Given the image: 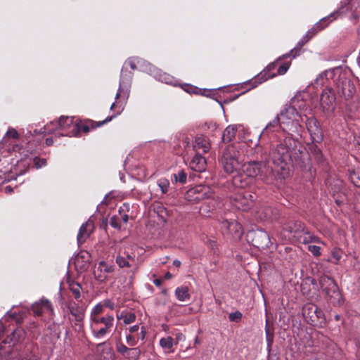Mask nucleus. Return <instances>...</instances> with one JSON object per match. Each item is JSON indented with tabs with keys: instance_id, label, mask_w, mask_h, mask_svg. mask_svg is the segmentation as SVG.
Here are the masks:
<instances>
[{
	"instance_id": "53",
	"label": "nucleus",
	"mask_w": 360,
	"mask_h": 360,
	"mask_svg": "<svg viewBox=\"0 0 360 360\" xmlns=\"http://www.w3.org/2000/svg\"><path fill=\"white\" fill-rule=\"evenodd\" d=\"M129 348L127 347L126 345H124L122 343L117 344L116 345V349L117 351L121 354L124 357L125 356V354L127 353V351Z\"/></svg>"
},
{
	"instance_id": "51",
	"label": "nucleus",
	"mask_w": 360,
	"mask_h": 360,
	"mask_svg": "<svg viewBox=\"0 0 360 360\" xmlns=\"http://www.w3.org/2000/svg\"><path fill=\"white\" fill-rule=\"evenodd\" d=\"M33 161L35 167L37 169H39L46 165V160L45 158L41 159L38 157H35Z\"/></svg>"
},
{
	"instance_id": "21",
	"label": "nucleus",
	"mask_w": 360,
	"mask_h": 360,
	"mask_svg": "<svg viewBox=\"0 0 360 360\" xmlns=\"http://www.w3.org/2000/svg\"><path fill=\"white\" fill-rule=\"evenodd\" d=\"M94 224L90 219L81 226L77 236V241L79 247L85 243L87 238L94 232Z\"/></svg>"
},
{
	"instance_id": "31",
	"label": "nucleus",
	"mask_w": 360,
	"mask_h": 360,
	"mask_svg": "<svg viewBox=\"0 0 360 360\" xmlns=\"http://www.w3.org/2000/svg\"><path fill=\"white\" fill-rule=\"evenodd\" d=\"M154 74H155V77L160 82H165L166 84H172V85H176V81L174 79V78L165 73V72H162L161 70H155L154 69Z\"/></svg>"
},
{
	"instance_id": "42",
	"label": "nucleus",
	"mask_w": 360,
	"mask_h": 360,
	"mask_svg": "<svg viewBox=\"0 0 360 360\" xmlns=\"http://www.w3.org/2000/svg\"><path fill=\"white\" fill-rule=\"evenodd\" d=\"M334 76L335 72L333 70H326L321 74H320L319 77H317V78L315 80V82L319 84L320 80H323L324 78H326V80H328L330 79H333Z\"/></svg>"
},
{
	"instance_id": "41",
	"label": "nucleus",
	"mask_w": 360,
	"mask_h": 360,
	"mask_svg": "<svg viewBox=\"0 0 360 360\" xmlns=\"http://www.w3.org/2000/svg\"><path fill=\"white\" fill-rule=\"evenodd\" d=\"M103 311V305L101 304H97L91 310L90 321H93L94 317H103L104 316H101V313Z\"/></svg>"
},
{
	"instance_id": "5",
	"label": "nucleus",
	"mask_w": 360,
	"mask_h": 360,
	"mask_svg": "<svg viewBox=\"0 0 360 360\" xmlns=\"http://www.w3.org/2000/svg\"><path fill=\"white\" fill-rule=\"evenodd\" d=\"M340 12L339 10H337L328 16L321 18L318 22H316L314 27L309 30L306 36L303 37V39L298 42L297 46L292 49L288 54L284 55L283 57L290 56L292 58H295L300 51L301 47L304 45V43L307 42L309 39H311L314 35H315L319 32L323 30L325 27H328V25L335 20L338 16L340 15Z\"/></svg>"
},
{
	"instance_id": "22",
	"label": "nucleus",
	"mask_w": 360,
	"mask_h": 360,
	"mask_svg": "<svg viewBox=\"0 0 360 360\" xmlns=\"http://www.w3.org/2000/svg\"><path fill=\"white\" fill-rule=\"evenodd\" d=\"M211 144L209 139L202 134L196 135L193 142V148L195 153H206L209 152Z\"/></svg>"
},
{
	"instance_id": "37",
	"label": "nucleus",
	"mask_w": 360,
	"mask_h": 360,
	"mask_svg": "<svg viewBox=\"0 0 360 360\" xmlns=\"http://www.w3.org/2000/svg\"><path fill=\"white\" fill-rule=\"evenodd\" d=\"M141 355V349L139 347L129 348L124 358L129 360H138Z\"/></svg>"
},
{
	"instance_id": "39",
	"label": "nucleus",
	"mask_w": 360,
	"mask_h": 360,
	"mask_svg": "<svg viewBox=\"0 0 360 360\" xmlns=\"http://www.w3.org/2000/svg\"><path fill=\"white\" fill-rule=\"evenodd\" d=\"M158 187L160 188L162 194H165L168 192L169 188V181L165 178H162L157 181Z\"/></svg>"
},
{
	"instance_id": "18",
	"label": "nucleus",
	"mask_w": 360,
	"mask_h": 360,
	"mask_svg": "<svg viewBox=\"0 0 360 360\" xmlns=\"http://www.w3.org/2000/svg\"><path fill=\"white\" fill-rule=\"evenodd\" d=\"M282 131V126L279 117L276 116L274 119L269 122L259 135V139H266L269 143L272 139L276 137V133Z\"/></svg>"
},
{
	"instance_id": "10",
	"label": "nucleus",
	"mask_w": 360,
	"mask_h": 360,
	"mask_svg": "<svg viewBox=\"0 0 360 360\" xmlns=\"http://www.w3.org/2000/svg\"><path fill=\"white\" fill-rule=\"evenodd\" d=\"M213 193L212 188L208 186L199 184L189 188L186 192L185 198L191 202H198L212 197Z\"/></svg>"
},
{
	"instance_id": "44",
	"label": "nucleus",
	"mask_w": 360,
	"mask_h": 360,
	"mask_svg": "<svg viewBox=\"0 0 360 360\" xmlns=\"http://www.w3.org/2000/svg\"><path fill=\"white\" fill-rule=\"evenodd\" d=\"M351 182L357 187H360V171H352L349 174Z\"/></svg>"
},
{
	"instance_id": "59",
	"label": "nucleus",
	"mask_w": 360,
	"mask_h": 360,
	"mask_svg": "<svg viewBox=\"0 0 360 360\" xmlns=\"http://www.w3.org/2000/svg\"><path fill=\"white\" fill-rule=\"evenodd\" d=\"M129 65L130 68L132 69V70H136V63L135 61L133 60V59H128L125 63H124V65Z\"/></svg>"
},
{
	"instance_id": "12",
	"label": "nucleus",
	"mask_w": 360,
	"mask_h": 360,
	"mask_svg": "<svg viewBox=\"0 0 360 360\" xmlns=\"http://www.w3.org/2000/svg\"><path fill=\"white\" fill-rule=\"evenodd\" d=\"M272 170L266 164L258 161H250L243 165V172L252 179L258 175H266L272 172Z\"/></svg>"
},
{
	"instance_id": "24",
	"label": "nucleus",
	"mask_w": 360,
	"mask_h": 360,
	"mask_svg": "<svg viewBox=\"0 0 360 360\" xmlns=\"http://www.w3.org/2000/svg\"><path fill=\"white\" fill-rule=\"evenodd\" d=\"M206 160L202 154L195 153L189 163L190 168L198 172H202L206 169Z\"/></svg>"
},
{
	"instance_id": "45",
	"label": "nucleus",
	"mask_w": 360,
	"mask_h": 360,
	"mask_svg": "<svg viewBox=\"0 0 360 360\" xmlns=\"http://www.w3.org/2000/svg\"><path fill=\"white\" fill-rule=\"evenodd\" d=\"M75 264L76 267L79 268L82 271H84L89 267V262H84L82 258L79 256L75 259Z\"/></svg>"
},
{
	"instance_id": "60",
	"label": "nucleus",
	"mask_w": 360,
	"mask_h": 360,
	"mask_svg": "<svg viewBox=\"0 0 360 360\" xmlns=\"http://www.w3.org/2000/svg\"><path fill=\"white\" fill-rule=\"evenodd\" d=\"M207 245L213 250L217 248V243L214 240H208Z\"/></svg>"
},
{
	"instance_id": "9",
	"label": "nucleus",
	"mask_w": 360,
	"mask_h": 360,
	"mask_svg": "<svg viewBox=\"0 0 360 360\" xmlns=\"http://www.w3.org/2000/svg\"><path fill=\"white\" fill-rule=\"evenodd\" d=\"M302 315L305 321L310 325L323 328L326 319L323 311L316 305L311 303L306 304L302 308Z\"/></svg>"
},
{
	"instance_id": "27",
	"label": "nucleus",
	"mask_w": 360,
	"mask_h": 360,
	"mask_svg": "<svg viewBox=\"0 0 360 360\" xmlns=\"http://www.w3.org/2000/svg\"><path fill=\"white\" fill-rule=\"evenodd\" d=\"M34 348L33 345L27 346L25 349L19 353L15 360H38V357L34 352Z\"/></svg>"
},
{
	"instance_id": "63",
	"label": "nucleus",
	"mask_w": 360,
	"mask_h": 360,
	"mask_svg": "<svg viewBox=\"0 0 360 360\" xmlns=\"http://www.w3.org/2000/svg\"><path fill=\"white\" fill-rule=\"evenodd\" d=\"M146 332L144 328H141V330L140 333L139 334V338L141 340H143L146 338Z\"/></svg>"
},
{
	"instance_id": "2",
	"label": "nucleus",
	"mask_w": 360,
	"mask_h": 360,
	"mask_svg": "<svg viewBox=\"0 0 360 360\" xmlns=\"http://www.w3.org/2000/svg\"><path fill=\"white\" fill-rule=\"evenodd\" d=\"M276 116L279 117L282 131L286 134L285 136H292L293 134H300L302 128L300 120L301 117L294 106L285 105Z\"/></svg>"
},
{
	"instance_id": "48",
	"label": "nucleus",
	"mask_w": 360,
	"mask_h": 360,
	"mask_svg": "<svg viewBox=\"0 0 360 360\" xmlns=\"http://www.w3.org/2000/svg\"><path fill=\"white\" fill-rule=\"evenodd\" d=\"M28 329L32 333L34 338L38 337L41 333V329L39 325L34 322L30 324Z\"/></svg>"
},
{
	"instance_id": "20",
	"label": "nucleus",
	"mask_w": 360,
	"mask_h": 360,
	"mask_svg": "<svg viewBox=\"0 0 360 360\" xmlns=\"http://www.w3.org/2000/svg\"><path fill=\"white\" fill-rule=\"evenodd\" d=\"M306 126L313 142L320 143L323 136L318 120L314 117H307Z\"/></svg>"
},
{
	"instance_id": "34",
	"label": "nucleus",
	"mask_w": 360,
	"mask_h": 360,
	"mask_svg": "<svg viewBox=\"0 0 360 360\" xmlns=\"http://www.w3.org/2000/svg\"><path fill=\"white\" fill-rule=\"evenodd\" d=\"M174 340L172 337L162 338L160 340V345L165 350V352L171 353L173 352Z\"/></svg>"
},
{
	"instance_id": "26",
	"label": "nucleus",
	"mask_w": 360,
	"mask_h": 360,
	"mask_svg": "<svg viewBox=\"0 0 360 360\" xmlns=\"http://www.w3.org/2000/svg\"><path fill=\"white\" fill-rule=\"evenodd\" d=\"M252 181L245 173H238L232 179L233 185L236 188H243Z\"/></svg>"
},
{
	"instance_id": "13",
	"label": "nucleus",
	"mask_w": 360,
	"mask_h": 360,
	"mask_svg": "<svg viewBox=\"0 0 360 360\" xmlns=\"http://www.w3.org/2000/svg\"><path fill=\"white\" fill-rule=\"evenodd\" d=\"M335 95L331 87H326L320 96V108L322 112L328 115L331 114L335 108Z\"/></svg>"
},
{
	"instance_id": "30",
	"label": "nucleus",
	"mask_w": 360,
	"mask_h": 360,
	"mask_svg": "<svg viewBox=\"0 0 360 360\" xmlns=\"http://www.w3.org/2000/svg\"><path fill=\"white\" fill-rule=\"evenodd\" d=\"M117 319L122 320L125 325H128L136 321V316L131 311L123 310L120 313L117 314Z\"/></svg>"
},
{
	"instance_id": "50",
	"label": "nucleus",
	"mask_w": 360,
	"mask_h": 360,
	"mask_svg": "<svg viewBox=\"0 0 360 360\" xmlns=\"http://www.w3.org/2000/svg\"><path fill=\"white\" fill-rule=\"evenodd\" d=\"M242 318V314L239 311L231 312L229 314V319L231 321L238 322Z\"/></svg>"
},
{
	"instance_id": "36",
	"label": "nucleus",
	"mask_w": 360,
	"mask_h": 360,
	"mask_svg": "<svg viewBox=\"0 0 360 360\" xmlns=\"http://www.w3.org/2000/svg\"><path fill=\"white\" fill-rule=\"evenodd\" d=\"M266 316H267V314H266ZM274 328L272 327L271 330L269 326V322L268 317L266 319V324H265V334H266V340L267 342V346L270 347L274 341Z\"/></svg>"
},
{
	"instance_id": "38",
	"label": "nucleus",
	"mask_w": 360,
	"mask_h": 360,
	"mask_svg": "<svg viewBox=\"0 0 360 360\" xmlns=\"http://www.w3.org/2000/svg\"><path fill=\"white\" fill-rule=\"evenodd\" d=\"M259 217L261 218V219H274L275 217H274V212L273 210L270 207H264L261 213H259Z\"/></svg>"
},
{
	"instance_id": "64",
	"label": "nucleus",
	"mask_w": 360,
	"mask_h": 360,
	"mask_svg": "<svg viewBox=\"0 0 360 360\" xmlns=\"http://www.w3.org/2000/svg\"><path fill=\"white\" fill-rule=\"evenodd\" d=\"M120 217L121 220H122L124 223L127 224V223L128 222V220H129V216H128L127 214H122V215H121Z\"/></svg>"
},
{
	"instance_id": "15",
	"label": "nucleus",
	"mask_w": 360,
	"mask_h": 360,
	"mask_svg": "<svg viewBox=\"0 0 360 360\" xmlns=\"http://www.w3.org/2000/svg\"><path fill=\"white\" fill-rule=\"evenodd\" d=\"M221 230L224 235L231 237L234 240L240 239L243 233L241 225L236 220H222L221 222Z\"/></svg>"
},
{
	"instance_id": "28",
	"label": "nucleus",
	"mask_w": 360,
	"mask_h": 360,
	"mask_svg": "<svg viewBox=\"0 0 360 360\" xmlns=\"http://www.w3.org/2000/svg\"><path fill=\"white\" fill-rule=\"evenodd\" d=\"M58 124L61 129L71 128L72 135H75V131L77 128V124H74L72 117L62 116L60 117Z\"/></svg>"
},
{
	"instance_id": "58",
	"label": "nucleus",
	"mask_w": 360,
	"mask_h": 360,
	"mask_svg": "<svg viewBox=\"0 0 360 360\" xmlns=\"http://www.w3.org/2000/svg\"><path fill=\"white\" fill-rule=\"evenodd\" d=\"M7 136L12 137L13 139H18L19 134L15 129H9L6 132Z\"/></svg>"
},
{
	"instance_id": "55",
	"label": "nucleus",
	"mask_w": 360,
	"mask_h": 360,
	"mask_svg": "<svg viewBox=\"0 0 360 360\" xmlns=\"http://www.w3.org/2000/svg\"><path fill=\"white\" fill-rule=\"evenodd\" d=\"M126 341H127V343L129 346H131V347H134L137 344V341H136V338L131 335H126Z\"/></svg>"
},
{
	"instance_id": "19",
	"label": "nucleus",
	"mask_w": 360,
	"mask_h": 360,
	"mask_svg": "<svg viewBox=\"0 0 360 360\" xmlns=\"http://www.w3.org/2000/svg\"><path fill=\"white\" fill-rule=\"evenodd\" d=\"M252 236V245L258 248L264 249L269 247L271 243L270 238L267 232L263 229H257L249 233Z\"/></svg>"
},
{
	"instance_id": "3",
	"label": "nucleus",
	"mask_w": 360,
	"mask_h": 360,
	"mask_svg": "<svg viewBox=\"0 0 360 360\" xmlns=\"http://www.w3.org/2000/svg\"><path fill=\"white\" fill-rule=\"evenodd\" d=\"M292 136H285L283 141H279L276 145L271 144L269 151V160L272 163L279 167L281 170L286 169L288 161L290 159V147Z\"/></svg>"
},
{
	"instance_id": "29",
	"label": "nucleus",
	"mask_w": 360,
	"mask_h": 360,
	"mask_svg": "<svg viewBox=\"0 0 360 360\" xmlns=\"http://www.w3.org/2000/svg\"><path fill=\"white\" fill-rule=\"evenodd\" d=\"M68 309L71 315L75 318V321L76 322H82L84 317V309L77 305L75 303L73 304H70L68 307Z\"/></svg>"
},
{
	"instance_id": "33",
	"label": "nucleus",
	"mask_w": 360,
	"mask_h": 360,
	"mask_svg": "<svg viewBox=\"0 0 360 360\" xmlns=\"http://www.w3.org/2000/svg\"><path fill=\"white\" fill-rule=\"evenodd\" d=\"M237 131L236 127L233 125H229L228 126L224 131L222 134V141L224 142H229L231 141L236 135V133Z\"/></svg>"
},
{
	"instance_id": "49",
	"label": "nucleus",
	"mask_w": 360,
	"mask_h": 360,
	"mask_svg": "<svg viewBox=\"0 0 360 360\" xmlns=\"http://www.w3.org/2000/svg\"><path fill=\"white\" fill-rule=\"evenodd\" d=\"M110 224L112 227L120 229L121 228V219L119 216H112L110 219Z\"/></svg>"
},
{
	"instance_id": "54",
	"label": "nucleus",
	"mask_w": 360,
	"mask_h": 360,
	"mask_svg": "<svg viewBox=\"0 0 360 360\" xmlns=\"http://www.w3.org/2000/svg\"><path fill=\"white\" fill-rule=\"evenodd\" d=\"M308 250L311 252L314 256H319L321 255V248L317 245H311L308 246Z\"/></svg>"
},
{
	"instance_id": "11",
	"label": "nucleus",
	"mask_w": 360,
	"mask_h": 360,
	"mask_svg": "<svg viewBox=\"0 0 360 360\" xmlns=\"http://www.w3.org/2000/svg\"><path fill=\"white\" fill-rule=\"evenodd\" d=\"M255 196L248 191H242L231 195V205L238 210H249L254 204Z\"/></svg>"
},
{
	"instance_id": "4",
	"label": "nucleus",
	"mask_w": 360,
	"mask_h": 360,
	"mask_svg": "<svg viewBox=\"0 0 360 360\" xmlns=\"http://www.w3.org/2000/svg\"><path fill=\"white\" fill-rule=\"evenodd\" d=\"M283 231L288 233V238H295L300 243L307 244L310 243H321L320 239L311 234L304 224L297 220H291L283 226Z\"/></svg>"
},
{
	"instance_id": "32",
	"label": "nucleus",
	"mask_w": 360,
	"mask_h": 360,
	"mask_svg": "<svg viewBox=\"0 0 360 360\" xmlns=\"http://www.w3.org/2000/svg\"><path fill=\"white\" fill-rule=\"evenodd\" d=\"M175 295L178 300L181 302H188L191 299V295L187 286H180L176 288Z\"/></svg>"
},
{
	"instance_id": "1",
	"label": "nucleus",
	"mask_w": 360,
	"mask_h": 360,
	"mask_svg": "<svg viewBox=\"0 0 360 360\" xmlns=\"http://www.w3.org/2000/svg\"><path fill=\"white\" fill-rule=\"evenodd\" d=\"M246 148L247 145L245 143H233L226 147L221 158V163L226 173L232 174L238 170L245 160Z\"/></svg>"
},
{
	"instance_id": "16",
	"label": "nucleus",
	"mask_w": 360,
	"mask_h": 360,
	"mask_svg": "<svg viewBox=\"0 0 360 360\" xmlns=\"http://www.w3.org/2000/svg\"><path fill=\"white\" fill-rule=\"evenodd\" d=\"M131 79L132 73L125 70L124 68H122L120 75L119 89L115 95L116 100L120 97H122L124 100L128 99Z\"/></svg>"
},
{
	"instance_id": "17",
	"label": "nucleus",
	"mask_w": 360,
	"mask_h": 360,
	"mask_svg": "<svg viewBox=\"0 0 360 360\" xmlns=\"http://www.w3.org/2000/svg\"><path fill=\"white\" fill-rule=\"evenodd\" d=\"M276 63H272L266 66V68L261 72L259 74H258L256 77L252 78V79H250L247 82L245 83V85L250 84L251 85L250 87L248 88V90H250L251 89H253L256 86H257L259 84H262V82L266 81L269 79H271L274 77L276 75V73L272 72V71L274 70L276 68Z\"/></svg>"
},
{
	"instance_id": "35",
	"label": "nucleus",
	"mask_w": 360,
	"mask_h": 360,
	"mask_svg": "<svg viewBox=\"0 0 360 360\" xmlns=\"http://www.w3.org/2000/svg\"><path fill=\"white\" fill-rule=\"evenodd\" d=\"M69 288L72 292L75 299L77 301H80L81 291L82 289L80 284L75 281L69 282Z\"/></svg>"
},
{
	"instance_id": "46",
	"label": "nucleus",
	"mask_w": 360,
	"mask_h": 360,
	"mask_svg": "<svg viewBox=\"0 0 360 360\" xmlns=\"http://www.w3.org/2000/svg\"><path fill=\"white\" fill-rule=\"evenodd\" d=\"M94 275L95 278L101 283L105 282L108 278V276L103 274V271H100L98 266L95 268L94 271Z\"/></svg>"
},
{
	"instance_id": "14",
	"label": "nucleus",
	"mask_w": 360,
	"mask_h": 360,
	"mask_svg": "<svg viewBox=\"0 0 360 360\" xmlns=\"http://www.w3.org/2000/svg\"><path fill=\"white\" fill-rule=\"evenodd\" d=\"M335 84L338 95L345 100L352 98L356 93L354 83L345 77H339Z\"/></svg>"
},
{
	"instance_id": "25",
	"label": "nucleus",
	"mask_w": 360,
	"mask_h": 360,
	"mask_svg": "<svg viewBox=\"0 0 360 360\" xmlns=\"http://www.w3.org/2000/svg\"><path fill=\"white\" fill-rule=\"evenodd\" d=\"M122 111V109H120L117 112L116 114L106 117L104 120H103L101 122H97L96 126H94L92 124H91V125H89L88 124H82L80 125H77V128L75 131V134H77V132L79 131H82L83 132L86 133V132L89 131L91 128H95L96 127H101V125L110 122L113 118L116 117L118 115H120Z\"/></svg>"
},
{
	"instance_id": "52",
	"label": "nucleus",
	"mask_w": 360,
	"mask_h": 360,
	"mask_svg": "<svg viewBox=\"0 0 360 360\" xmlns=\"http://www.w3.org/2000/svg\"><path fill=\"white\" fill-rule=\"evenodd\" d=\"M341 257H342V253H341L340 250L334 249L332 251L331 258H332V259L335 260L334 262H335V263L338 262L340 260Z\"/></svg>"
},
{
	"instance_id": "7",
	"label": "nucleus",
	"mask_w": 360,
	"mask_h": 360,
	"mask_svg": "<svg viewBox=\"0 0 360 360\" xmlns=\"http://www.w3.org/2000/svg\"><path fill=\"white\" fill-rule=\"evenodd\" d=\"M114 317L105 315L103 317H94L90 321V329L94 338L101 340L110 333L114 326Z\"/></svg>"
},
{
	"instance_id": "62",
	"label": "nucleus",
	"mask_w": 360,
	"mask_h": 360,
	"mask_svg": "<svg viewBox=\"0 0 360 360\" xmlns=\"http://www.w3.org/2000/svg\"><path fill=\"white\" fill-rule=\"evenodd\" d=\"M104 305L109 307L110 309H114V303H112L110 300H107L104 302Z\"/></svg>"
},
{
	"instance_id": "43",
	"label": "nucleus",
	"mask_w": 360,
	"mask_h": 360,
	"mask_svg": "<svg viewBox=\"0 0 360 360\" xmlns=\"http://www.w3.org/2000/svg\"><path fill=\"white\" fill-rule=\"evenodd\" d=\"M100 271H103L106 276L114 271V267L105 262H100L97 266Z\"/></svg>"
},
{
	"instance_id": "57",
	"label": "nucleus",
	"mask_w": 360,
	"mask_h": 360,
	"mask_svg": "<svg viewBox=\"0 0 360 360\" xmlns=\"http://www.w3.org/2000/svg\"><path fill=\"white\" fill-rule=\"evenodd\" d=\"M122 255L126 257V259L129 261V263L132 264L135 262V256L129 253L127 251H122Z\"/></svg>"
},
{
	"instance_id": "6",
	"label": "nucleus",
	"mask_w": 360,
	"mask_h": 360,
	"mask_svg": "<svg viewBox=\"0 0 360 360\" xmlns=\"http://www.w3.org/2000/svg\"><path fill=\"white\" fill-rule=\"evenodd\" d=\"M24 337L25 332L20 328H15L5 336L2 330V325L0 323V356H10L13 347L22 341Z\"/></svg>"
},
{
	"instance_id": "61",
	"label": "nucleus",
	"mask_w": 360,
	"mask_h": 360,
	"mask_svg": "<svg viewBox=\"0 0 360 360\" xmlns=\"http://www.w3.org/2000/svg\"><path fill=\"white\" fill-rule=\"evenodd\" d=\"M139 330V325L132 326L129 327V328L130 333H136V332H138Z\"/></svg>"
},
{
	"instance_id": "47",
	"label": "nucleus",
	"mask_w": 360,
	"mask_h": 360,
	"mask_svg": "<svg viewBox=\"0 0 360 360\" xmlns=\"http://www.w3.org/2000/svg\"><path fill=\"white\" fill-rule=\"evenodd\" d=\"M174 178L176 182L185 184L186 182L187 174L184 170H181L177 174H174Z\"/></svg>"
},
{
	"instance_id": "8",
	"label": "nucleus",
	"mask_w": 360,
	"mask_h": 360,
	"mask_svg": "<svg viewBox=\"0 0 360 360\" xmlns=\"http://www.w3.org/2000/svg\"><path fill=\"white\" fill-rule=\"evenodd\" d=\"M319 283L329 301L335 306L341 304L342 295L335 281L330 277L323 275L320 277Z\"/></svg>"
},
{
	"instance_id": "23",
	"label": "nucleus",
	"mask_w": 360,
	"mask_h": 360,
	"mask_svg": "<svg viewBox=\"0 0 360 360\" xmlns=\"http://www.w3.org/2000/svg\"><path fill=\"white\" fill-rule=\"evenodd\" d=\"M32 310L35 316H41L44 313L52 314L53 312L51 303L46 299H41L40 302L33 304Z\"/></svg>"
},
{
	"instance_id": "40",
	"label": "nucleus",
	"mask_w": 360,
	"mask_h": 360,
	"mask_svg": "<svg viewBox=\"0 0 360 360\" xmlns=\"http://www.w3.org/2000/svg\"><path fill=\"white\" fill-rule=\"evenodd\" d=\"M116 262L121 268L129 267L131 266V264L129 263V261L126 259V257L122 255V250H120V253L116 257Z\"/></svg>"
},
{
	"instance_id": "56",
	"label": "nucleus",
	"mask_w": 360,
	"mask_h": 360,
	"mask_svg": "<svg viewBox=\"0 0 360 360\" xmlns=\"http://www.w3.org/2000/svg\"><path fill=\"white\" fill-rule=\"evenodd\" d=\"M289 68L288 63H283L278 68L277 74L278 75H284Z\"/></svg>"
}]
</instances>
